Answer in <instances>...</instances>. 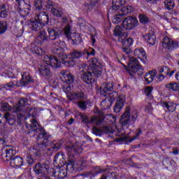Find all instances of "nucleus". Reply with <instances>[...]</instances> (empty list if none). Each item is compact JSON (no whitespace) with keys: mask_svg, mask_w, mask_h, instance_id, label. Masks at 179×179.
I'll list each match as a JSON object with an SVG mask.
<instances>
[{"mask_svg":"<svg viewBox=\"0 0 179 179\" xmlns=\"http://www.w3.org/2000/svg\"><path fill=\"white\" fill-rule=\"evenodd\" d=\"M27 104V99L21 98L18 103L13 107V112L14 115L17 116V124L21 125L22 122H25L26 127L30 132H36L38 134L36 139V147L31 148L29 153L34 157L41 156V150H44L45 148L51 145L52 136L47 133L44 129L40 127L37 120L34 119L37 115V110L34 108H26Z\"/></svg>","mask_w":179,"mask_h":179,"instance_id":"nucleus-1","label":"nucleus"},{"mask_svg":"<svg viewBox=\"0 0 179 179\" xmlns=\"http://www.w3.org/2000/svg\"><path fill=\"white\" fill-rule=\"evenodd\" d=\"M55 48L52 49V52L55 57H57L62 62V64L64 66L72 67L76 65L75 59H80V58H85L89 59V57L92 55H95L96 50L92 48H89L84 50H74L70 54L66 55L64 52V47H65V42L59 40L54 43Z\"/></svg>","mask_w":179,"mask_h":179,"instance_id":"nucleus-2","label":"nucleus"},{"mask_svg":"<svg viewBox=\"0 0 179 179\" xmlns=\"http://www.w3.org/2000/svg\"><path fill=\"white\" fill-rule=\"evenodd\" d=\"M127 72L131 78H137L143 75V68L136 58L132 57L128 64Z\"/></svg>","mask_w":179,"mask_h":179,"instance_id":"nucleus-3","label":"nucleus"},{"mask_svg":"<svg viewBox=\"0 0 179 179\" xmlns=\"http://www.w3.org/2000/svg\"><path fill=\"white\" fill-rule=\"evenodd\" d=\"M115 118H116L115 116L113 115H106V116H101L100 119H99V117L96 116L92 117L91 119H89L87 116L81 115V120L83 122H85V124H92V122H94L96 125H100V124H101V120L102 121H106V120H109V122L110 121H111L112 122H115Z\"/></svg>","mask_w":179,"mask_h":179,"instance_id":"nucleus-4","label":"nucleus"},{"mask_svg":"<svg viewBox=\"0 0 179 179\" xmlns=\"http://www.w3.org/2000/svg\"><path fill=\"white\" fill-rule=\"evenodd\" d=\"M100 94L103 97H110L114 94V82L113 81H106L101 84L100 88Z\"/></svg>","mask_w":179,"mask_h":179,"instance_id":"nucleus-5","label":"nucleus"},{"mask_svg":"<svg viewBox=\"0 0 179 179\" xmlns=\"http://www.w3.org/2000/svg\"><path fill=\"white\" fill-rule=\"evenodd\" d=\"M122 24L125 30H134L135 27H138L139 22L136 17L128 16L124 17Z\"/></svg>","mask_w":179,"mask_h":179,"instance_id":"nucleus-6","label":"nucleus"},{"mask_svg":"<svg viewBox=\"0 0 179 179\" xmlns=\"http://www.w3.org/2000/svg\"><path fill=\"white\" fill-rule=\"evenodd\" d=\"M31 9V3L29 0H27V1H24L22 3L18 5V7L17 8L19 15L22 16V17H26V16H29Z\"/></svg>","mask_w":179,"mask_h":179,"instance_id":"nucleus-7","label":"nucleus"},{"mask_svg":"<svg viewBox=\"0 0 179 179\" xmlns=\"http://www.w3.org/2000/svg\"><path fill=\"white\" fill-rule=\"evenodd\" d=\"M50 165L48 164H41L38 162L34 168V171L38 176L41 177H46L48 174H50Z\"/></svg>","mask_w":179,"mask_h":179,"instance_id":"nucleus-8","label":"nucleus"},{"mask_svg":"<svg viewBox=\"0 0 179 179\" xmlns=\"http://www.w3.org/2000/svg\"><path fill=\"white\" fill-rule=\"evenodd\" d=\"M80 79H82L83 82L86 83L87 85H92V83H94V75L92 69L90 70H81L80 71Z\"/></svg>","mask_w":179,"mask_h":179,"instance_id":"nucleus-9","label":"nucleus"},{"mask_svg":"<svg viewBox=\"0 0 179 179\" xmlns=\"http://www.w3.org/2000/svg\"><path fill=\"white\" fill-rule=\"evenodd\" d=\"M162 47L166 51H173L176 48H178V42L172 40L168 36H165L162 40Z\"/></svg>","mask_w":179,"mask_h":179,"instance_id":"nucleus-10","label":"nucleus"},{"mask_svg":"<svg viewBox=\"0 0 179 179\" xmlns=\"http://www.w3.org/2000/svg\"><path fill=\"white\" fill-rule=\"evenodd\" d=\"M90 67L94 76L100 78L103 69L100 66V62L96 58L91 59Z\"/></svg>","mask_w":179,"mask_h":179,"instance_id":"nucleus-11","label":"nucleus"},{"mask_svg":"<svg viewBox=\"0 0 179 179\" xmlns=\"http://www.w3.org/2000/svg\"><path fill=\"white\" fill-rule=\"evenodd\" d=\"M43 62L52 68H61V61L58 60L55 56L47 55L43 56Z\"/></svg>","mask_w":179,"mask_h":179,"instance_id":"nucleus-12","label":"nucleus"},{"mask_svg":"<svg viewBox=\"0 0 179 179\" xmlns=\"http://www.w3.org/2000/svg\"><path fill=\"white\" fill-rule=\"evenodd\" d=\"M50 176L55 177L57 179H63L68 176L66 170L64 169V166H60L56 169H50Z\"/></svg>","mask_w":179,"mask_h":179,"instance_id":"nucleus-13","label":"nucleus"},{"mask_svg":"<svg viewBox=\"0 0 179 179\" xmlns=\"http://www.w3.org/2000/svg\"><path fill=\"white\" fill-rule=\"evenodd\" d=\"M48 33L49 40H50V41L59 40V38L62 36V30L58 29L57 27L48 28Z\"/></svg>","mask_w":179,"mask_h":179,"instance_id":"nucleus-14","label":"nucleus"},{"mask_svg":"<svg viewBox=\"0 0 179 179\" xmlns=\"http://www.w3.org/2000/svg\"><path fill=\"white\" fill-rule=\"evenodd\" d=\"M114 94L109 96H106V98L102 101L101 106H103L105 110H108L111 106H113V103L115 101V99H117V96L118 94L117 92H113Z\"/></svg>","mask_w":179,"mask_h":179,"instance_id":"nucleus-15","label":"nucleus"},{"mask_svg":"<svg viewBox=\"0 0 179 179\" xmlns=\"http://www.w3.org/2000/svg\"><path fill=\"white\" fill-rule=\"evenodd\" d=\"M33 82H34V80L30 76V73L24 72L22 75V78L20 80V82H18V87L27 86V85H30V83H33Z\"/></svg>","mask_w":179,"mask_h":179,"instance_id":"nucleus-16","label":"nucleus"},{"mask_svg":"<svg viewBox=\"0 0 179 179\" xmlns=\"http://www.w3.org/2000/svg\"><path fill=\"white\" fill-rule=\"evenodd\" d=\"M61 75V79L62 82L64 83H67L68 85H71V83H73L75 81V77L73 75L70 73L68 71L66 70H63L60 72Z\"/></svg>","mask_w":179,"mask_h":179,"instance_id":"nucleus-17","label":"nucleus"},{"mask_svg":"<svg viewBox=\"0 0 179 179\" xmlns=\"http://www.w3.org/2000/svg\"><path fill=\"white\" fill-rule=\"evenodd\" d=\"M29 22V27L33 31H40L44 27L37 18H31Z\"/></svg>","mask_w":179,"mask_h":179,"instance_id":"nucleus-18","label":"nucleus"},{"mask_svg":"<svg viewBox=\"0 0 179 179\" xmlns=\"http://www.w3.org/2000/svg\"><path fill=\"white\" fill-rule=\"evenodd\" d=\"M131 121V108L127 106L124 113L122 114L120 118V122L122 127H125L129 124Z\"/></svg>","mask_w":179,"mask_h":179,"instance_id":"nucleus-19","label":"nucleus"},{"mask_svg":"<svg viewBox=\"0 0 179 179\" xmlns=\"http://www.w3.org/2000/svg\"><path fill=\"white\" fill-rule=\"evenodd\" d=\"M125 95L122 94L117 97L113 110L115 113H120L125 104Z\"/></svg>","mask_w":179,"mask_h":179,"instance_id":"nucleus-20","label":"nucleus"},{"mask_svg":"<svg viewBox=\"0 0 179 179\" xmlns=\"http://www.w3.org/2000/svg\"><path fill=\"white\" fill-rule=\"evenodd\" d=\"M110 133H111V129H110L107 126L102 127L100 128L96 127H92V134H94L96 136H101L103 134H110Z\"/></svg>","mask_w":179,"mask_h":179,"instance_id":"nucleus-21","label":"nucleus"},{"mask_svg":"<svg viewBox=\"0 0 179 179\" xmlns=\"http://www.w3.org/2000/svg\"><path fill=\"white\" fill-rule=\"evenodd\" d=\"M125 0H113L112 1V7L109 10H112L113 13H115L117 10H121L122 9L124 5L126 3Z\"/></svg>","mask_w":179,"mask_h":179,"instance_id":"nucleus-22","label":"nucleus"},{"mask_svg":"<svg viewBox=\"0 0 179 179\" xmlns=\"http://www.w3.org/2000/svg\"><path fill=\"white\" fill-rule=\"evenodd\" d=\"M142 135V130L141 129H138L136 133V136H133L132 138L128 136H123L116 139V142H125L126 143H131L133 141H135L136 138H139Z\"/></svg>","mask_w":179,"mask_h":179,"instance_id":"nucleus-23","label":"nucleus"},{"mask_svg":"<svg viewBox=\"0 0 179 179\" xmlns=\"http://www.w3.org/2000/svg\"><path fill=\"white\" fill-rule=\"evenodd\" d=\"M38 71L42 76H45L47 79H50V77L52 76L51 69L50 66L45 64H42L39 66Z\"/></svg>","mask_w":179,"mask_h":179,"instance_id":"nucleus-24","label":"nucleus"},{"mask_svg":"<svg viewBox=\"0 0 179 179\" xmlns=\"http://www.w3.org/2000/svg\"><path fill=\"white\" fill-rule=\"evenodd\" d=\"M159 104L163 107V108H166L168 113H174L177 108V104L171 101L164 102L161 101Z\"/></svg>","mask_w":179,"mask_h":179,"instance_id":"nucleus-25","label":"nucleus"},{"mask_svg":"<svg viewBox=\"0 0 179 179\" xmlns=\"http://www.w3.org/2000/svg\"><path fill=\"white\" fill-rule=\"evenodd\" d=\"M36 18L41 23L43 26L48 24L50 22V17L45 12H39L36 14Z\"/></svg>","mask_w":179,"mask_h":179,"instance_id":"nucleus-26","label":"nucleus"},{"mask_svg":"<svg viewBox=\"0 0 179 179\" xmlns=\"http://www.w3.org/2000/svg\"><path fill=\"white\" fill-rule=\"evenodd\" d=\"M83 152V150L80 146L73 145L71 146V148H67V153L69 155V157H74L75 155H79Z\"/></svg>","mask_w":179,"mask_h":179,"instance_id":"nucleus-27","label":"nucleus"},{"mask_svg":"<svg viewBox=\"0 0 179 179\" xmlns=\"http://www.w3.org/2000/svg\"><path fill=\"white\" fill-rule=\"evenodd\" d=\"M64 156H65L64 152L57 153L54 157V164H57V166H60V167L65 166L66 161H65V159H64Z\"/></svg>","mask_w":179,"mask_h":179,"instance_id":"nucleus-28","label":"nucleus"},{"mask_svg":"<svg viewBox=\"0 0 179 179\" xmlns=\"http://www.w3.org/2000/svg\"><path fill=\"white\" fill-rule=\"evenodd\" d=\"M143 38L150 45H155L156 44V34L153 31H150L148 34L144 35Z\"/></svg>","mask_w":179,"mask_h":179,"instance_id":"nucleus-29","label":"nucleus"},{"mask_svg":"<svg viewBox=\"0 0 179 179\" xmlns=\"http://www.w3.org/2000/svg\"><path fill=\"white\" fill-rule=\"evenodd\" d=\"M10 165L11 167L14 168L22 167V166H23V158L19 156L13 157L10 159Z\"/></svg>","mask_w":179,"mask_h":179,"instance_id":"nucleus-30","label":"nucleus"},{"mask_svg":"<svg viewBox=\"0 0 179 179\" xmlns=\"http://www.w3.org/2000/svg\"><path fill=\"white\" fill-rule=\"evenodd\" d=\"M113 34L115 37H119L118 41H121L122 38L127 37V34L124 32V30L120 26H117L113 31Z\"/></svg>","mask_w":179,"mask_h":179,"instance_id":"nucleus-31","label":"nucleus"},{"mask_svg":"<svg viewBox=\"0 0 179 179\" xmlns=\"http://www.w3.org/2000/svg\"><path fill=\"white\" fill-rule=\"evenodd\" d=\"M29 50L32 54H36V55H44V50L41 48L37 47L36 43H31L29 47Z\"/></svg>","mask_w":179,"mask_h":179,"instance_id":"nucleus-32","label":"nucleus"},{"mask_svg":"<svg viewBox=\"0 0 179 179\" xmlns=\"http://www.w3.org/2000/svg\"><path fill=\"white\" fill-rule=\"evenodd\" d=\"M70 97H71L73 100H86V99H87V96H86L85 92L82 91L78 92H72Z\"/></svg>","mask_w":179,"mask_h":179,"instance_id":"nucleus-33","label":"nucleus"},{"mask_svg":"<svg viewBox=\"0 0 179 179\" xmlns=\"http://www.w3.org/2000/svg\"><path fill=\"white\" fill-rule=\"evenodd\" d=\"M134 55L138 57L141 61L145 62V59H146V52L143 48H138L134 50Z\"/></svg>","mask_w":179,"mask_h":179,"instance_id":"nucleus-34","label":"nucleus"},{"mask_svg":"<svg viewBox=\"0 0 179 179\" xmlns=\"http://www.w3.org/2000/svg\"><path fill=\"white\" fill-rule=\"evenodd\" d=\"M6 157L7 160L11 159L15 156V152L13 151V147L12 145H6L5 148Z\"/></svg>","mask_w":179,"mask_h":179,"instance_id":"nucleus-35","label":"nucleus"},{"mask_svg":"<svg viewBox=\"0 0 179 179\" xmlns=\"http://www.w3.org/2000/svg\"><path fill=\"white\" fill-rule=\"evenodd\" d=\"M155 78H156V70L150 71L145 75V80L147 83H152Z\"/></svg>","mask_w":179,"mask_h":179,"instance_id":"nucleus-36","label":"nucleus"},{"mask_svg":"<svg viewBox=\"0 0 179 179\" xmlns=\"http://www.w3.org/2000/svg\"><path fill=\"white\" fill-rule=\"evenodd\" d=\"M165 87L168 90H171L172 92H179V83L177 82H172L165 85Z\"/></svg>","mask_w":179,"mask_h":179,"instance_id":"nucleus-37","label":"nucleus"},{"mask_svg":"<svg viewBox=\"0 0 179 179\" xmlns=\"http://www.w3.org/2000/svg\"><path fill=\"white\" fill-rule=\"evenodd\" d=\"M8 13L9 9L6 8V5H0V17H1L2 19H5V17H8Z\"/></svg>","mask_w":179,"mask_h":179,"instance_id":"nucleus-38","label":"nucleus"},{"mask_svg":"<svg viewBox=\"0 0 179 179\" xmlns=\"http://www.w3.org/2000/svg\"><path fill=\"white\" fill-rule=\"evenodd\" d=\"M70 40H71L73 44H80L82 43V36L79 34L73 33L70 36Z\"/></svg>","mask_w":179,"mask_h":179,"instance_id":"nucleus-39","label":"nucleus"},{"mask_svg":"<svg viewBox=\"0 0 179 179\" xmlns=\"http://www.w3.org/2000/svg\"><path fill=\"white\" fill-rule=\"evenodd\" d=\"M122 44V47H131L134 43V40L132 38L123 37L120 41H119Z\"/></svg>","mask_w":179,"mask_h":179,"instance_id":"nucleus-40","label":"nucleus"},{"mask_svg":"<svg viewBox=\"0 0 179 179\" xmlns=\"http://www.w3.org/2000/svg\"><path fill=\"white\" fill-rule=\"evenodd\" d=\"M64 166H66V169H64L66 170V173H68V171L72 173V171L75 170V162L73 159L70 160L69 162L65 164Z\"/></svg>","mask_w":179,"mask_h":179,"instance_id":"nucleus-41","label":"nucleus"},{"mask_svg":"<svg viewBox=\"0 0 179 179\" xmlns=\"http://www.w3.org/2000/svg\"><path fill=\"white\" fill-rule=\"evenodd\" d=\"M38 38H40L43 42L50 40L48 34H47V32L44 30H41L38 32Z\"/></svg>","mask_w":179,"mask_h":179,"instance_id":"nucleus-42","label":"nucleus"},{"mask_svg":"<svg viewBox=\"0 0 179 179\" xmlns=\"http://www.w3.org/2000/svg\"><path fill=\"white\" fill-rule=\"evenodd\" d=\"M120 10L123 16L127 15L129 13H132V12H134V7L131 6H123Z\"/></svg>","mask_w":179,"mask_h":179,"instance_id":"nucleus-43","label":"nucleus"},{"mask_svg":"<svg viewBox=\"0 0 179 179\" xmlns=\"http://www.w3.org/2000/svg\"><path fill=\"white\" fill-rule=\"evenodd\" d=\"M8 31V22L6 21H0V36L5 34Z\"/></svg>","mask_w":179,"mask_h":179,"instance_id":"nucleus-44","label":"nucleus"},{"mask_svg":"<svg viewBox=\"0 0 179 179\" xmlns=\"http://www.w3.org/2000/svg\"><path fill=\"white\" fill-rule=\"evenodd\" d=\"M164 5L166 9L168 10H171L172 9H174V7L176 6V3H174V1L173 0H165Z\"/></svg>","mask_w":179,"mask_h":179,"instance_id":"nucleus-45","label":"nucleus"},{"mask_svg":"<svg viewBox=\"0 0 179 179\" xmlns=\"http://www.w3.org/2000/svg\"><path fill=\"white\" fill-rule=\"evenodd\" d=\"M162 164L164 166V167H166V169H169L170 166L176 164V162H174L173 159H170L169 158H165L162 161Z\"/></svg>","mask_w":179,"mask_h":179,"instance_id":"nucleus-46","label":"nucleus"},{"mask_svg":"<svg viewBox=\"0 0 179 179\" xmlns=\"http://www.w3.org/2000/svg\"><path fill=\"white\" fill-rule=\"evenodd\" d=\"M15 86H17V87H19V82H17V80L16 79L13 80L10 83L6 84L4 87L5 89H13Z\"/></svg>","mask_w":179,"mask_h":179,"instance_id":"nucleus-47","label":"nucleus"},{"mask_svg":"<svg viewBox=\"0 0 179 179\" xmlns=\"http://www.w3.org/2000/svg\"><path fill=\"white\" fill-rule=\"evenodd\" d=\"M125 18H124V15L122 14L116 15L113 17L112 22L115 24H118V23H121L122 20L124 21Z\"/></svg>","mask_w":179,"mask_h":179,"instance_id":"nucleus-48","label":"nucleus"},{"mask_svg":"<svg viewBox=\"0 0 179 179\" xmlns=\"http://www.w3.org/2000/svg\"><path fill=\"white\" fill-rule=\"evenodd\" d=\"M4 118H6V122H8L9 125H14L15 122H16V120L13 118L12 116H10V114H9V113H6L5 114Z\"/></svg>","mask_w":179,"mask_h":179,"instance_id":"nucleus-49","label":"nucleus"},{"mask_svg":"<svg viewBox=\"0 0 179 179\" xmlns=\"http://www.w3.org/2000/svg\"><path fill=\"white\" fill-rule=\"evenodd\" d=\"M12 106L8 103H2L0 105V111H10Z\"/></svg>","mask_w":179,"mask_h":179,"instance_id":"nucleus-50","label":"nucleus"},{"mask_svg":"<svg viewBox=\"0 0 179 179\" xmlns=\"http://www.w3.org/2000/svg\"><path fill=\"white\" fill-rule=\"evenodd\" d=\"M152 92H153V87L152 86H148L145 87L144 90V93L147 97L149 99H152Z\"/></svg>","mask_w":179,"mask_h":179,"instance_id":"nucleus-51","label":"nucleus"},{"mask_svg":"<svg viewBox=\"0 0 179 179\" xmlns=\"http://www.w3.org/2000/svg\"><path fill=\"white\" fill-rule=\"evenodd\" d=\"M43 150V156H45V157H48V156H52V153H54V150L53 148L51 147V148H46V149H43L42 150Z\"/></svg>","mask_w":179,"mask_h":179,"instance_id":"nucleus-52","label":"nucleus"},{"mask_svg":"<svg viewBox=\"0 0 179 179\" xmlns=\"http://www.w3.org/2000/svg\"><path fill=\"white\" fill-rule=\"evenodd\" d=\"M139 19H140V22L143 23V24H146L148 23H149V17H148V16L145 15H142L141 14L139 15Z\"/></svg>","mask_w":179,"mask_h":179,"instance_id":"nucleus-53","label":"nucleus"},{"mask_svg":"<svg viewBox=\"0 0 179 179\" xmlns=\"http://www.w3.org/2000/svg\"><path fill=\"white\" fill-rule=\"evenodd\" d=\"M169 68L167 66H163L159 68V73H164L166 76L169 74Z\"/></svg>","mask_w":179,"mask_h":179,"instance_id":"nucleus-54","label":"nucleus"},{"mask_svg":"<svg viewBox=\"0 0 179 179\" xmlns=\"http://www.w3.org/2000/svg\"><path fill=\"white\" fill-rule=\"evenodd\" d=\"M51 12L54 16H57V17H61L62 16V11L59 10H57V8H52Z\"/></svg>","mask_w":179,"mask_h":179,"instance_id":"nucleus-55","label":"nucleus"},{"mask_svg":"<svg viewBox=\"0 0 179 179\" xmlns=\"http://www.w3.org/2000/svg\"><path fill=\"white\" fill-rule=\"evenodd\" d=\"M64 36L67 38H69V37L71 38L72 36V34H71V25L69 24L64 28Z\"/></svg>","mask_w":179,"mask_h":179,"instance_id":"nucleus-56","label":"nucleus"},{"mask_svg":"<svg viewBox=\"0 0 179 179\" xmlns=\"http://www.w3.org/2000/svg\"><path fill=\"white\" fill-rule=\"evenodd\" d=\"M77 106L83 111H85V110H86V108H87V105L86 104L85 101H79L77 103Z\"/></svg>","mask_w":179,"mask_h":179,"instance_id":"nucleus-57","label":"nucleus"},{"mask_svg":"<svg viewBox=\"0 0 179 179\" xmlns=\"http://www.w3.org/2000/svg\"><path fill=\"white\" fill-rule=\"evenodd\" d=\"M62 143L61 141H58L57 143H53L52 145V149H53L55 152H57V150H59V148H62Z\"/></svg>","mask_w":179,"mask_h":179,"instance_id":"nucleus-58","label":"nucleus"},{"mask_svg":"<svg viewBox=\"0 0 179 179\" xmlns=\"http://www.w3.org/2000/svg\"><path fill=\"white\" fill-rule=\"evenodd\" d=\"M122 52H124L127 54V55H129L131 52H132V50H131V48L127 47V46H122Z\"/></svg>","mask_w":179,"mask_h":179,"instance_id":"nucleus-59","label":"nucleus"},{"mask_svg":"<svg viewBox=\"0 0 179 179\" xmlns=\"http://www.w3.org/2000/svg\"><path fill=\"white\" fill-rule=\"evenodd\" d=\"M138 112H136V110H134L131 113V121L133 122H135V121L138 120Z\"/></svg>","mask_w":179,"mask_h":179,"instance_id":"nucleus-60","label":"nucleus"},{"mask_svg":"<svg viewBox=\"0 0 179 179\" xmlns=\"http://www.w3.org/2000/svg\"><path fill=\"white\" fill-rule=\"evenodd\" d=\"M176 73H177V70H172L170 71H168V74H166V76H169V78H173L174 76V79H176Z\"/></svg>","mask_w":179,"mask_h":179,"instance_id":"nucleus-61","label":"nucleus"},{"mask_svg":"<svg viewBox=\"0 0 179 179\" xmlns=\"http://www.w3.org/2000/svg\"><path fill=\"white\" fill-rule=\"evenodd\" d=\"M31 156H33V155L31 154L27 156V162L28 164H33V163H34V159H33V157Z\"/></svg>","mask_w":179,"mask_h":179,"instance_id":"nucleus-62","label":"nucleus"},{"mask_svg":"<svg viewBox=\"0 0 179 179\" xmlns=\"http://www.w3.org/2000/svg\"><path fill=\"white\" fill-rule=\"evenodd\" d=\"M55 5V3L51 0H48L46 1V8L48 9H50V8H51V6H54Z\"/></svg>","mask_w":179,"mask_h":179,"instance_id":"nucleus-63","label":"nucleus"},{"mask_svg":"<svg viewBox=\"0 0 179 179\" xmlns=\"http://www.w3.org/2000/svg\"><path fill=\"white\" fill-rule=\"evenodd\" d=\"M35 6L38 9H41V8H43V1L37 0L35 3Z\"/></svg>","mask_w":179,"mask_h":179,"instance_id":"nucleus-64","label":"nucleus"}]
</instances>
